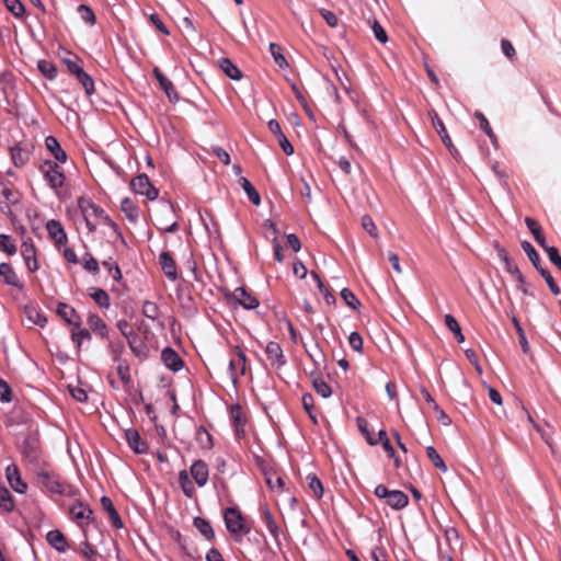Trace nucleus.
Listing matches in <instances>:
<instances>
[{"label":"nucleus","instance_id":"obj_1","mask_svg":"<svg viewBox=\"0 0 561 561\" xmlns=\"http://www.w3.org/2000/svg\"><path fill=\"white\" fill-rule=\"evenodd\" d=\"M78 206L82 213L89 231L94 232L100 221V217L104 216V209L88 197H80L78 199Z\"/></svg>","mask_w":561,"mask_h":561},{"label":"nucleus","instance_id":"obj_2","mask_svg":"<svg viewBox=\"0 0 561 561\" xmlns=\"http://www.w3.org/2000/svg\"><path fill=\"white\" fill-rule=\"evenodd\" d=\"M248 358L242 347L233 346L230 351L229 374L233 385L247 373Z\"/></svg>","mask_w":561,"mask_h":561},{"label":"nucleus","instance_id":"obj_3","mask_svg":"<svg viewBox=\"0 0 561 561\" xmlns=\"http://www.w3.org/2000/svg\"><path fill=\"white\" fill-rule=\"evenodd\" d=\"M374 493L378 499L385 500L387 505L393 510H402L409 503V497L404 492L400 490H388L383 484L377 485Z\"/></svg>","mask_w":561,"mask_h":561},{"label":"nucleus","instance_id":"obj_4","mask_svg":"<svg viewBox=\"0 0 561 561\" xmlns=\"http://www.w3.org/2000/svg\"><path fill=\"white\" fill-rule=\"evenodd\" d=\"M39 171L50 188L58 190L64 186L66 176L58 162L46 160L41 164Z\"/></svg>","mask_w":561,"mask_h":561},{"label":"nucleus","instance_id":"obj_5","mask_svg":"<svg viewBox=\"0 0 561 561\" xmlns=\"http://www.w3.org/2000/svg\"><path fill=\"white\" fill-rule=\"evenodd\" d=\"M226 527L231 534H247L249 528L245 527L241 512L236 507H228L224 512Z\"/></svg>","mask_w":561,"mask_h":561},{"label":"nucleus","instance_id":"obj_6","mask_svg":"<svg viewBox=\"0 0 561 561\" xmlns=\"http://www.w3.org/2000/svg\"><path fill=\"white\" fill-rule=\"evenodd\" d=\"M130 187L136 194L145 195L149 201H154L159 191L151 184L147 174L142 173L134 178Z\"/></svg>","mask_w":561,"mask_h":561},{"label":"nucleus","instance_id":"obj_7","mask_svg":"<svg viewBox=\"0 0 561 561\" xmlns=\"http://www.w3.org/2000/svg\"><path fill=\"white\" fill-rule=\"evenodd\" d=\"M37 482L42 488H45L51 494H65L66 489L64 483L55 476L41 471L37 473Z\"/></svg>","mask_w":561,"mask_h":561},{"label":"nucleus","instance_id":"obj_8","mask_svg":"<svg viewBox=\"0 0 561 561\" xmlns=\"http://www.w3.org/2000/svg\"><path fill=\"white\" fill-rule=\"evenodd\" d=\"M69 515L80 527H83L92 520L93 511L88 505L78 502L69 508Z\"/></svg>","mask_w":561,"mask_h":561},{"label":"nucleus","instance_id":"obj_9","mask_svg":"<svg viewBox=\"0 0 561 561\" xmlns=\"http://www.w3.org/2000/svg\"><path fill=\"white\" fill-rule=\"evenodd\" d=\"M46 230L49 238L57 248L65 245L68 241L67 233L59 220L50 219L46 222Z\"/></svg>","mask_w":561,"mask_h":561},{"label":"nucleus","instance_id":"obj_10","mask_svg":"<svg viewBox=\"0 0 561 561\" xmlns=\"http://www.w3.org/2000/svg\"><path fill=\"white\" fill-rule=\"evenodd\" d=\"M265 354L271 366L279 369L286 364L280 345L276 342H268L265 348Z\"/></svg>","mask_w":561,"mask_h":561},{"label":"nucleus","instance_id":"obj_11","mask_svg":"<svg viewBox=\"0 0 561 561\" xmlns=\"http://www.w3.org/2000/svg\"><path fill=\"white\" fill-rule=\"evenodd\" d=\"M5 477L10 486L18 493H25L27 485L23 482L19 468L11 463L5 468Z\"/></svg>","mask_w":561,"mask_h":561},{"label":"nucleus","instance_id":"obj_12","mask_svg":"<svg viewBox=\"0 0 561 561\" xmlns=\"http://www.w3.org/2000/svg\"><path fill=\"white\" fill-rule=\"evenodd\" d=\"M21 254L25 261L27 270L32 273L36 272L38 270L36 249L31 239L23 241L21 245Z\"/></svg>","mask_w":561,"mask_h":561},{"label":"nucleus","instance_id":"obj_13","mask_svg":"<svg viewBox=\"0 0 561 561\" xmlns=\"http://www.w3.org/2000/svg\"><path fill=\"white\" fill-rule=\"evenodd\" d=\"M21 454L30 462H36L38 460V442L33 436H27L21 443Z\"/></svg>","mask_w":561,"mask_h":561},{"label":"nucleus","instance_id":"obj_14","mask_svg":"<svg viewBox=\"0 0 561 561\" xmlns=\"http://www.w3.org/2000/svg\"><path fill=\"white\" fill-rule=\"evenodd\" d=\"M161 360L168 369L174 373L181 370L183 367L182 358L172 347H165L161 352Z\"/></svg>","mask_w":561,"mask_h":561},{"label":"nucleus","instance_id":"obj_15","mask_svg":"<svg viewBox=\"0 0 561 561\" xmlns=\"http://www.w3.org/2000/svg\"><path fill=\"white\" fill-rule=\"evenodd\" d=\"M0 277L2 278L4 284L13 286L19 290L24 289L23 283L20 280L18 274L9 263L0 264Z\"/></svg>","mask_w":561,"mask_h":561},{"label":"nucleus","instance_id":"obj_16","mask_svg":"<svg viewBox=\"0 0 561 561\" xmlns=\"http://www.w3.org/2000/svg\"><path fill=\"white\" fill-rule=\"evenodd\" d=\"M191 474L198 486L206 485L208 481V466L203 460H196L191 466Z\"/></svg>","mask_w":561,"mask_h":561},{"label":"nucleus","instance_id":"obj_17","mask_svg":"<svg viewBox=\"0 0 561 561\" xmlns=\"http://www.w3.org/2000/svg\"><path fill=\"white\" fill-rule=\"evenodd\" d=\"M57 313L67 323L79 329L81 325V318L75 310V308L68 306L65 302H59L57 307Z\"/></svg>","mask_w":561,"mask_h":561},{"label":"nucleus","instance_id":"obj_18","mask_svg":"<svg viewBox=\"0 0 561 561\" xmlns=\"http://www.w3.org/2000/svg\"><path fill=\"white\" fill-rule=\"evenodd\" d=\"M428 116L432 121V125L433 127L436 129L437 134L440 136V139L442 141L444 142V145L448 148V149H451L453 148V142H451V139L446 130V127L443 123V121L439 118L438 114L436 113V111L434 110H431L428 112Z\"/></svg>","mask_w":561,"mask_h":561},{"label":"nucleus","instance_id":"obj_19","mask_svg":"<svg viewBox=\"0 0 561 561\" xmlns=\"http://www.w3.org/2000/svg\"><path fill=\"white\" fill-rule=\"evenodd\" d=\"M125 437L127 439L128 446L136 454H146L148 451V445L145 443L139 433L136 430L129 428L125 432Z\"/></svg>","mask_w":561,"mask_h":561},{"label":"nucleus","instance_id":"obj_20","mask_svg":"<svg viewBox=\"0 0 561 561\" xmlns=\"http://www.w3.org/2000/svg\"><path fill=\"white\" fill-rule=\"evenodd\" d=\"M46 149L53 154L56 162L65 163L67 161V153L61 148L58 139L54 136H47L45 139Z\"/></svg>","mask_w":561,"mask_h":561},{"label":"nucleus","instance_id":"obj_21","mask_svg":"<svg viewBox=\"0 0 561 561\" xmlns=\"http://www.w3.org/2000/svg\"><path fill=\"white\" fill-rule=\"evenodd\" d=\"M233 298L244 309L252 310L259 306V300L245 291L244 288L239 287L233 291Z\"/></svg>","mask_w":561,"mask_h":561},{"label":"nucleus","instance_id":"obj_22","mask_svg":"<svg viewBox=\"0 0 561 561\" xmlns=\"http://www.w3.org/2000/svg\"><path fill=\"white\" fill-rule=\"evenodd\" d=\"M89 330L99 335L101 339H106L108 329L106 323L95 313H90L87 319Z\"/></svg>","mask_w":561,"mask_h":561},{"label":"nucleus","instance_id":"obj_23","mask_svg":"<svg viewBox=\"0 0 561 561\" xmlns=\"http://www.w3.org/2000/svg\"><path fill=\"white\" fill-rule=\"evenodd\" d=\"M153 75L158 80L161 89L165 92L170 101H176L179 99V94L174 89V85L171 80H169L158 68L153 69Z\"/></svg>","mask_w":561,"mask_h":561},{"label":"nucleus","instance_id":"obj_24","mask_svg":"<svg viewBox=\"0 0 561 561\" xmlns=\"http://www.w3.org/2000/svg\"><path fill=\"white\" fill-rule=\"evenodd\" d=\"M159 259L165 276L171 280H175L178 278L176 264L171 254L162 252Z\"/></svg>","mask_w":561,"mask_h":561},{"label":"nucleus","instance_id":"obj_25","mask_svg":"<svg viewBox=\"0 0 561 561\" xmlns=\"http://www.w3.org/2000/svg\"><path fill=\"white\" fill-rule=\"evenodd\" d=\"M11 159L18 168L23 167L30 159V151L16 144L10 148Z\"/></svg>","mask_w":561,"mask_h":561},{"label":"nucleus","instance_id":"obj_26","mask_svg":"<svg viewBox=\"0 0 561 561\" xmlns=\"http://www.w3.org/2000/svg\"><path fill=\"white\" fill-rule=\"evenodd\" d=\"M261 519H262L264 526L266 527V529L268 530V533L275 539V541L278 542L279 528L268 508H266V507L262 508Z\"/></svg>","mask_w":561,"mask_h":561},{"label":"nucleus","instance_id":"obj_27","mask_svg":"<svg viewBox=\"0 0 561 561\" xmlns=\"http://www.w3.org/2000/svg\"><path fill=\"white\" fill-rule=\"evenodd\" d=\"M46 539L48 543L59 552H65L68 548L64 534L59 530H50L47 533Z\"/></svg>","mask_w":561,"mask_h":561},{"label":"nucleus","instance_id":"obj_28","mask_svg":"<svg viewBox=\"0 0 561 561\" xmlns=\"http://www.w3.org/2000/svg\"><path fill=\"white\" fill-rule=\"evenodd\" d=\"M218 66L230 79L240 80L242 78L241 70L229 58H220Z\"/></svg>","mask_w":561,"mask_h":561},{"label":"nucleus","instance_id":"obj_29","mask_svg":"<svg viewBox=\"0 0 561 561\" xmlns=\"http://www.w3.org/2000/svg\"><path fill=\"white\" fill-rule=\"evenodd\" d=\"M121 209L130 222H137L139 210L137 205L128 197L124 198L121 203Z\"/></svg>","mask_w":561,"mask_h":561},{"label":"nucleus","instance_id":"obj_30","mask_svg":"<svg viewBox=\"0 0 561 561\" xmlns=\"http://www.w3.org/2000/svg\"><path fill=\"white\" fill-rule=\"evenodd\" d=\"M525 224L527 226V228L529 229V231L531 232V234L534 236V239L536 240V242L543 249L547 244L546 242V239L541 232V228L540 226L538 225V222L530 218V217H526L525 218Z\"/></svg>","mask_w":561,"mask_h":561},{"label":"nucleus","instance_id":"obj_31","mask_svg":"<svg viewBox=\"0 0 561 561\" xmlns=\"http://www.w3.org/2000/svg\"><path fill=\"white\" fill-rule=\"evenodd\" d=\"M130 351L137 356L141 357L146 355V346L139 339L136 332H129V336L126 339Z\"/></svg>","mask_w":561,"mask_h":561},{"label":"nucleus","instance_id":"obj_32","mask_svg":"<svg viewBox=\"0 0 561 561\" xmlns=\"http://www.w3.org/2000/svg\"><path fill=\"white\" fill-rule=\"evenodd\" d=\"M91 331L85 328L79 327V329L75 328L71 330V340L77 345L78 351H80L82 344L87 341H91Z\"/></svg>","mask_w":561,"mask_h":561},{"label":"nucleus","instance_id":"obj_33","mask_svg":"<svg viewBox=\"0 0 561 561\" xmlns=\"http://www.w3.org/2000/svg\"><path fill=\"white\" fill-rule=\"evenodd\" d=\"M356 424H357L358 431L362 433V435L365 437L366 442L369 445L375 446L378 444V439L376 438L374 433H371L369 431V424L366 419L358 416L356 419Z\"/></svg>","mask_w":561,"mask_h":561},{"label":"nucleus","instance_id":"obj_34","mask_svg":"<svg viewBox=\"0 0 561 561\" xmlns=\"http://www.w3.org/2000/svg\"><path fill=\"white\" fill-rule=\"evenodd\" d=\"M239 182H240L241 187L245 192L247 196L249 197V199L254 205H256V206L260 205V203H261L260 194L256 191V188L251 184V182L247 178H243V176L240 178Z\"/></svg>","mask_w":561,"mask_h":561},{"label":"nucleus","instance_id":"obj_35","mask_svg":"<svg viewBox=\"0 0 561 561\" xmlns=\"http://www.w3.org/2000/svg\"><path fill=\"white\" fill-rule=\"evenodd\" d=\"M91 290L92 291L90 296L94 300V302L101 308L108 309L111 306V299L108 294L101 288H91Z\"/></svg>","mask_w":561,"mask_h":561},{"label":"nucleus","instance_id":"obj_36","mask_svg":"<svg viewBox=\"0 0 561 561\" xmlns=\"http://www.w3.org/2000/svg\"><path fill=\"white\" fill-rule=\"evenodd\" d=\"M194 526L198 529V531L208 540L213 539L215 536L214 529L209 522L202 517L194 518Z\"/></svg>","mask_w":561,"mask_h":561},{"label":"nucleus","instance_id":"obj_37","mask_svg":"<svg viewBox=\"0 0 561 561\" xmlns=\"http://www.w3.org/2000/svg\"><path fill=\"white\" fill-rule=\"evenodd\" d=\"M0 508L5 513L14 510L13 497L7 488H0Z\"/></svg>","mask_w":561,"mask_h":561},{"label":"nucleus","instance_id":"obj_38","mask_svg":"<svg viewBox=\"0 0 561 561\" xmlns=\"http://www.w3.org/2000/svg\"><path fill=\"white\" fill-rule=\"evenodd\" d=\"M179 483L183 493L187 497H192L194 495L195 489L190 480L188 473L185 470L180 471Z\"/></svg>","mask_w":561,"mask_h":561},{"label":"nucleus","instance_id":"obj_39","mask_svg":"<svg viewBox=\"0 0 561 561\" xmlns=\"http://www.w3.org/2000/svg\"><path fill=\"white\" fill-rule=\"evenodd\" d=\"M426 456L437 469H439L443 472L447 471V466L445 461L433 446H428L426 448Z\"/></svg>","mask_w":561,"mask_h":561},{"label":"nucleus","instance_id":"obj_40","mask_svg":"<svg viewBox=\"0 0 561 561\" xmlns=\"http://www.w3.org/2000/svg\"><path fill=\"white\" fill-rule=\"evenodd\" d=\"M107 348H108L110 354L112 355V358L115 363L123 362L122 355L124 353L125 346L122 341L110 340L107 343Z\"/></svg>","mask_w":561,"mask_h":561},{"label":"nucleus","instance_id":"obj_41","mask_svg":"<svg viewBox=\"0 0 561 561\" xmlns=\"http://www.w3.org/2000/svg\"><path fill=\"white\" fill-rule=\"evenodd\" d=\"M0 251L7 253L8 255H13L16 253V245L11 236L4 233L0 234Z\"/></svg>","mask_w":561,"mask_h":561},{"label":"nucleus","instance_id":"obj_42","mask_svg":"<svg viewBox=\"0 0 561 561\" xmlns=\"http://www.w3.org/2000/svg\"><path fill=\"white\" fill-rule=\"evenodd\" d=\"M37 67L42 75L47 79L53 80L57 77V68L53 62L48 60H39L37 62Z\"/></svg>","mask_w":561,"mask_h":561},{"label":"nucleus","instance_id":"obj_43","mask_svg":"<svg viewBox=\"0 0 561 561\" xmlns=\"http://www.w3.org/2000/svg\"><path fill=\"white\" fill-rule=\"evenodd\" d=\"M76 78L78 82L83 87L85 94L88 96L94 93V81L90 75L82 70L80 75H78Z\"/></svg>","mask_w":561,"mask_h":561},{"label":"nucleus","instance_id":"obj_44","mask_svg":"<svg viewBox=\"0 0 561 561\" xmlns=\"http://www.w3.org/2000/svg\"><path fill=\"white\" fill-rule=\"evenodd\" d=\"M312 385L317 393L322 398L327 399L332 394L331 387L323 379L314 377L312 379Z\"/></svg>","mask_w":561,"mask_h":561},{"label":"nucleus","instance_id":"obj_45","mask_svg":"<svg viewBox=\"0 0 561 561\" xmlns=\"http://www.w3.org/2000/svg\"><path fill=\"white\" fill-rule=\"evenodd\" d=\"M307 481L309 489L313 492L317 499H321L323 495V485L322 482L318 479L316 474H308Z\"/></svg>","mask_w":561,"mask_h":561},{"label":"nucleus","instance_id":"obj_46","mask_svg":"<svg viewBox=\"0 0 561 561\" xmlns=\"http://www.w3.org/2000/svg\"><path fill=\"white\" fill-rule=\"evenodd\" d=\"M142 314L152 321L157 320L159 317L158 305L153 301L146 300L142 304Z\"/></svg>","mask_w":561,"mask_h":561},{"label":"nucleus","instance_id":"obj_47","mask_svg":"<svg viewBox=\"0 0 561 561\" xmlns=\"http://www.w3.org/2000/svg\"><path fill=\"white\" fill-rule=\"evenodd\" d=\"M341 297L348 307H351L353 310H358L360 302L352 290L348 288H343L341 290Z\"/></svg>","mask_w":561,"mask_h":561},{"label":"nucleus","instance_id":"obj_48","mask_svg":"<svg viewBox=\"0 0 561 561\" xmlns=\"http://www.w3.org/2000/svg\"><path fill=\"white\" fill-rule=\"evenodd\" d=\"M270 50L276 65H278L280 68L288 66L287 60L282 53L280 46L275 43H271Z\"/></svg>","mask_w":561,"mask_h":561},{"label":"nucleus","instance_id":"obj_49","mask_svg":"<svg viewBox=\"0 0 561 561\" xmlns=\"http://www.w3.org/2000/svg\"><path fill=\"white\" fill-rule=\"evenodd\" d=\"M291 90L296 96V99L298 100V102L301 104V106L304 107L306 114L312 119V121H316V117H314V114L313 112L311 111L307 100L305 99V96L302 95V93L300 92V90L298 89V87L293 83L291 84Z\"/></svg>","mask_w":561,"mask_h":561},{"label":"nucleus","instance_id":"obj_50","mask_svg":"<svg viewBox=\"0 0 561 561\" xmlns=\"http://www.w3.org/2000/svg\"><path fill=\"white\" fill-rule=\"evenodd\" d=\"M4 5L7 9L16 18H21L24 12L25 8L23 3L20 0H3Z\"/></svg>","mask_w":561,"mask_h":561},{"label":"nucleus","instance_id":"obj_51","mask_svg":"<svg viewBox=\"0 0 561 561\" xmlns=\"http://www.w3.org/2000/svg\"><path fill=\"white\" fill-rule=\"evenodd\" d=\"M512 322L516 329V332L518 334V337H519V344L522 346V350L525 354H527L529 352V344L527 342V339H526V335H525V332L519 323V321L517 320L516 317H512Z\"/></svg>","mask_w":561,"mask_h":561},{"label":"nucleus","instance_id":"obj_52","mask_svg":"<svg viewBox=\"0 0 561 561\" xmlns=\"http://www.w3.org/2000/svg\"><path fill=\"white\" fill-rule=\"evenodd\" d=\"M116 363H117L116 371H117V375H118L121 381L123 382L124 386L129 385L131 379H130L128 364L125 360L116 362Z\"/></svg>","mask_w":561,"mask_h":561},{"label":"nucleus","instance_id":"obj_53","mask_svg":"<svg viewBox=\"0 0 561 561\" xmlns=\"http://www.w3.org/2000/svg\"><path fill=\"white\" fill-rule=\"evenodd\" d=\"M78 13L83 22L90 25L95 23V14L90 7L80 4L78 7Z\"/></svg>","mask_w":561,"mask_h":561},{"label":"nucleus","instance_id":"obj_54","mask_svg":"<svg viewBox=\"0 0 561 561\" xmlns=\"http://www.w3.org/2000/svg\"><path fill=\"white\" fill-rule=\"evenodd\" d=\"M476 117L480 122V128L489 136V138L491 139L492 142H495L496 137H495L486 117L481 112H477Z\"/></svg>","mask_w":561,"mask_h":561},{"label":"nucleus","instance_id":"obj_55","mask_svg":"<svg viewBox=\"0 0 561 561\" xmlns=\"http://www.w3.org/2000/svg\"><path fill=\"white\" fill-rule=\"evenodd\" d=\"M520 245L524 252L527 254L529 261L533 263V265H537V263L540 262V256L538 252L535 250V248L531 245V243L528 241H523Z\"/></svg>","mask_w":561,"mask_h":561},{"label":"nucleus","instance_id":"obj_56","mask_svg":"<svg viewBox=\"0 0 561 561\" xmlns=\"http://www.w3.org/2000/svg\"><path fill=\"white\" fill-rule=\"evenodd\" d=\"M82 264L83 268L89 273L98 274L100 271L98 261L90 254L83 256Z\"/></svg>","mask_w":561,"mask_h":561},{"label":"nucleus","instance_id":"obj_57","mask_svg":"<svg viewBox=\"0 0 561 561\" xmlns=\"http://www.w3.org/2000/svg\"><path fill=\"white\" fill-rule=\"evenodd\" d=\"M500 256L502 257L504 264H505V271L511 274L513 277L518 274L519 268L516 264H514L511 259L508 257L507 253L504 250L500 251Z\"/></svg>","mask_w":561,"mask_h":561},{"label":"nucleus","instance_id":"obj_58","mask_svg":"<svg viewBox=\"0 0 561 561\" xmlns=\"http://www.w3.org/2000/svg\"><path fill=\"white\" fill-rule=\"evenodd\" d=\"M543 250L547 253L550 262L554 264L559 270H561V256L558 249L554 247L546 245Z\"/></svg>","mask_w":561,"mask_h":561},{"label":"nucleus","instance_id":"obj_59","mask_svg":"<svg viewBox=\"0 0 561 561\" xmlns=\"http://www.w3.org/2000/svg\"><path fill=\"white\" fill-rule=\"evenodd\" d=\"M197 439L199 440L198 443L202 447H204V448L213 447L211 436L204 427L198 428Z\"/></svg>","mask_w":561,"mask_h":561},{"label":"nucleus","instance_id":"obj_60","mask_svg":"<svg viewBox=\"0 0 561 561\" xmlns=\"http://www.w3.org/2000/svg\"><path fill=\"white\" fill-rule=\"evenodd\" d=\"M348 344L350 346L358 353H362L363 351V337L358 332H352L348 336Z\"/></svg>","mask_w":561,"mask_h":561},{"label":"nucleus","instance_id":"obj_61","mask_svg":"<svg viewBox=\"0 0 561 561\" xmlns=\"http://www.w3.org/2000/svg\"><path fill=\"white\" fill-rule=\"evenodd\" d=\"M362 226L370 237L376 238L378 236L377 227L369 216L365 215L362 217Z\"/></svg>","mask_w":561,"mask_h":561},{"label":"nucleus","instance_id":"obj_62","mask_svg":"<svg viewBox=\"0 0 561 561\" xmlns=\"http://www.w3.org/2000/svg\"><path fill=\"white\" fill-rule=\"evenodd\" d=\"M266 483L270 486L271 490H283L284 488V481L282 477L273 473L266 476Z\"/></svg>","mask_w":561,"mask_h":561},{"label":"nucleus","instance_id":"obj_63","mask_svg":"<svg viewBox=\"0 0 561 561\" xmlns=\"http://www.w3.org/2000/svg\"><path fill=\"white\" fill-rule=\"evenodd\" d=\"M302 405L306 412L309 414L310 419L313 421V423H317L316 415H313L312 413L313 397L310 393H306L302 396Z\"/></svg>","mask_w":561,"mask_h":561},{"label":"nucleus","instance_id":"obj_64","mask_svg":"<svg viewBox=\"0 0 561 561\" xmlns=\"http://www.w3.org/2000/svg\"><path fill=\"white\" fill-rule=\"evenodd\" d=\"M541 276L545 278L549 289L551 290V293L553 295H559L560 294V288L557 285V283L554 282L551 273L549 271H541Z\"/></svg>","mask_w":561,"mask_h":561}]
</instances>
